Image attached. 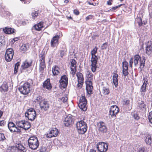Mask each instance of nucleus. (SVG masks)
<instances>
[{
    "label": "nucleus",
    "instance_id": "38",
    "mask_svg": "<svg viewBox=\"0 0 152 152\" xmlns=\"http://www.w3.org/2000/svg\"><path fill=\"white\" fill-rule=\"evenodd\" d=\"M25 122V120L18 121L16 122V124L19 127L23 128Z\"/></svg>",
    "mask_w": 152,
    "mask_h": 152
},
{
    "label": "nucleus",
    "instance_id": "3",
    "mask_svg": "<svg viewBox=\"0 0 152 152\" xmlns=\"http://www.w3.org/2000/svg\"><path fill=\"white\" fill-rule=\"evenodd\" d=\"M134 65L136 66L139 63L140 72L141 71L145 65V57L143 56L141 58L139 55H137L134 56Z\"/></svg>",
    "mask_w": 152,
    "mask_h": 152
},
{
    "label": "nucleus",
    "instance_id": "61",
    "mask_svg": "<svg viewBox=\"0 0 152 152\" xmlns=\"http://www.w3.org/2000/svg\"><path fill=\"white\" fill-rule=\"evenodd\" d=\"M124 104L126 105H128L129 104L130 101L128 100H126L125 101H124Z\"/></svg>",
    "mask_w": 152,
    "mask_h": 152
},
{
    "label": "nucleus",
    "instance_id": "51",
    "mask_svg": "<svg viewBox=\"0 0 152 152\" xmlns=\"http://www.w3.org/2000/svg\"><path fill=\"white\" fill-rule=\"evenodd\" d=\"M5 139L4 134L0 133V141L4 140Z\"/></svg>",
    "mask_w": 152,
    "mask_h": 152
},
{
    "label": "nucleus",
    "instance_id": "29",
    "mask_svg": "<svg viewBox=\"0 0 152 152\" xmlns=\"http://www.w3.org/2000/svg\"><path fill=\"white\" fill-rule=\"evenodd\" d=\"M145 141L147 144L150 145H152V139L150 135L147 134L145 136Z\"/></svg>",
    "mask_w": 152,
    "mask_h": 152
},
{
    "label": "nucleus",
    "instance_id": "36",
    "mask_svg": "<svg viewBox=\"0 0 152 152\" xmlns=\"http://www.w3.org/2000/svg\"><path fill=\"white\" fill-rule=\"evenodd\" d=\"M50 150V148L47 146H42L40 149V152H48Z\"/></svg>",
    "mask_w": 152,
    "mask_h": 152
},
{
    "label": "nucleus",
    "instance_id": "28",
    "mask_svg": "<svg viewBox=\"0 0 152 152\" xmlns=\"http://www.w3.org/2000/svg\"><path fill=\"white\" fill-rule=\"evenodd\" d=\"M29 48V45L28 43L23 44L20 46V49L23 52L28 50Z\"/></svg>",
    "mask_w": 152,
    "mask_h": 152
},
{
    "label": "nucleus",
    "instance_id": "4",
    "mask_svg": "<svg viewBox=\"0 0 152 152\" xmlns=\"http://www.w3.org/2000/svg\"><path fill=\"white\" fill-rule=\"evenodd\" d=\"M31 85L28 82L25 83L22 86H20L18 88L20 92L24 95L28 94L30 91V88Z\"/></svg>",
    "mask_w": 152,
    "mask_h": 152
},
{
    "label": "nucleus",
    "instance_id": "62",
    "mask_svg": "<svg viewBox=\"0 0 152 152\" xmlns=\"http://www.w3.org/2000/svg\"><path fill=\"white\" fill-rule=\"evenodd\" d=\"M74 13L77 15H79V12L77 10H74Z\"/></svg>",
    "mask_w": 152,
    "mask_h": 152
},
{
    "label": "nucleus",
    "instance_id": "32",
    "mask_svg": "<svg viewBox=\"0 0 152 152\" xmlns=\"http://www.w3.org/2000/svg\"><path fill=\"white\" fill-rule=\"evenodd\" d=\"M8 86L7 83H4L0 87V91L2 92H5L8 90Z\"/></svg>",
    "mask_w": 152,
    "mask_h": 152
},
{
    "label": "nucleus",
    "instance_id": "20",
    "mask_svg": "<svg viewBox=\"0 0 152 152\" xmlns=\"http://www.w3.org/2000/svg\"><path fill=\"white\" fill-rule=\"evenodd\" d=\"M59 37L56 35L53 37L51 41V46L52 47H55L56 45L58 44V39Z\"/></svg>",
    "mask_w": 152,
    "mask_h": 152
},
{
    "label": "nucleus",
    "instance_id": "27",
    "mask_svg": "<svg viewBox=\"0 0 152 152\" xmlns=\"http://www.w3.org/2000/svg\"><path fill=\"white\" fill-rule=\"evenodd\" d=\"M44 88L49 90L51 88V86L49 80H47L44 82L43 85Z\"/></svg>",
    "mask_w": 152,
    "mask_h": 152
},
{
    "label": "nucleus",
    "instance_id": "31",
    "mask_svg": "<svg viewBox=\"0 0 152 152\" xmlns=\"http://www.w3.org/2000/svg\"><path fill=\"white\" fill-rule=\"evenodd\" d=\"M86 76L88 81V83L89 82H91L93 79V75L91 72L90 71H88L86 73Z\"/></svg>",
    "mask_w": 152,
    "mask_h": 152
},
{
    "label": "nucleus",
    "instance_id": "58",
    "mask_svg": "<svg viewBox=\"0 0 152 152\" xmlns=\"http://www.w3.org/2000/svg\"><path fill=\"white\" fill-rule=\"evenodd\" d=\"M7 152H14L13 149L11 147H9L7 151Z\"/></svg>",
    "mask_w": 152,
    "mask_h": 152
},
{
    "label": "nucleus",
    "instance_id": "54",
    "mask_svg": "<svg viewBox=\"0 0 152 152\" xmlns=\"http://www.w3.org/2000/svg\"><path fill=\"white\" fill-rule=\"evenodd\" d=\"M60 99H61L64 103L66 102L67 101L68 98L67 97H63L62 98Z\"/></svg>",
    "mask_w": 152,
    "mask_h": 152
},
{
    "label": "nucleus",
    "instance_id": "25",
    "mask_svg": "<svg viewBox=\"0 0 152 152\" xmlns=\"http://www.w3.org/2000/svg\"><path fill=\"white\" fill-rule=\"evenodd\" d=\"M3 30L4 33L8 34H13L14 33L15 31V30L14 29L11 28H8L7 27L3 28Z\"/></svg>",
    "mask_w": 152,
    "mask_h": 152
},
{
    "label": "nucleus",
    "instance_id": "55",
    "mask_svg": "<svg viewBox=\"0 0 152 152\" xmlns=\"http://www.w3.org/2000/svg\"><path fill=\"white\" fill-rule=\"evenodd\" d=\"M93 17V15H89L88 16L86 17V21H87L89 19H92Z\"/></svg>",
    "mask_w": 152,
    "mask_h": 152
},
{
    "label": "nucleus",
    "instance_id": "45",
    "mask_svg": "<svg viewBox=\"0 0 152 152\" xmlns=\"http://www.w3.org/2000/svg\"><path fill=\"white\" fill-rule=\"evenodd\" d=\"M19 65V63L18 62L16 64H15L14 69V73L15 74H16L17 73V69Z\"/></svg>",
    "mask_w": 152,
    "mask_h": 152
},
{
    "label": "nucleus",
    "instance_id": "24",
    "mask_svg": "<svg viewBox=\"0 0 152 152\" xmlns=\"http://www.w3.org/2000/svg\"><path fill=\"white\" fill-rule=\"evenodd\" d=\"M144 82L140 88V91L141 92H144L145 91L146 88V85L148 84V81L147 79H143Z\"/></svg>",
    "mask_w": 152,
    "mask_h": 152
},
{
    "label": "nucleus",
    "instance_id": "46",
    "mask_svg": "<svg viewBox=\"0 0 152 152\" xmlns=\"http://www.w3.org/2000/svg\"><path fill=\"white\" fill-rule=\"evenodd\" d=\"M32 16L33 18L34 19L36 17H37L38 15V12L37 11H35L32 13Z\"/></svg>",
    "mask_w": 152,
    "mask_h": 152
},
{
    "label": "nucleus",
    "instance_id": "2",
    "mask_svg": "<svg viewBox=\"0 0 152 152\" xmlns=\"http://www.w3.org/2000/svg\"><path fill=\"white\" fill-rule=\"evenodd\" d=\"M29 147L31 149L35 150L38 147L39 143L37 138L35 136H31L28 140Z\"/></svg>",
    "mask_w": 152,
    "mask_h": 152
},
{
    "label": "nucleus",
    "instance_id": "19",
    "mask_svg": "<svg viewBox=\"0 0 152 152\" xmlns=\"http://www.w3.org/2000/svg\"><path fill=\"white\" fill-rule=\"evenodd\" d=\"M32 63V61L31 60H26L23 63L21 66V69L24 70L28 68L31 66Z\"/></svg>",
    "mask_w": 152,
    "mask_h": 152
},
{
    "label": "nucleus",
    "instance_id": "11",
    "mask_svg": "<svg viewBox=\"0 0 152 152\" xmlns=\"http://www.w3.org/2000/svg\"><path fill=\"white\" fill-rule=\"evenodd\" d=\"M59 82L60 87L61 88H65L68 84V78L66 75H63L61 77Z\"/></svg>",
    "mask_w": 152,
    "mask_h": 152
},
{
    "label": "nucleus",
    "instance_id": "63",
    "mask_svg": "<svg viewBox=\"0 0 152 152\" xmlns=\"http://www.w3.org/2000/svg\"><path fill=\"white\" fill-rule=\"evenodd\" d=\"M144 150V148H141L139 150L138 152H145Z\"/></svg>",
    "mask_w": 152,
    "mask_h": 152
},
{
    "label": "nucleus",
    "instance_id": "34",
    "mask_svg": "<svg viewBox=\"0 0 152 152\" xmlns=\"http://www.w3.org/2000/svg\"><path fill=\"white\" fill-rule=\"evenodd\" d=\"M59 68L57 66H55L53 67L52 72L54 75H57L59 74Z\"/></svg>",
    "mask_w": 152,
    "mask_h": 152
},
{
    "label": "nucleus",
    "instance_id": "49",
    "mask_svg": "<svg viewBox=\"0 0 152 152\" xmlns=\"http://www.w3.org/2000/svg\"><path fill=\"white\" fill-rule=\"evenodd\" d=\"M128 69H123V73L125 77L128 74Z\"/></svg>",
    "mask_w": 152,
    "mask_h": 152
},
{
    "label": "nucleus",
    "instance_id": "50",
    "mask_svg": "<svg viewBox=\"0 0 152 152\" xmlns=\"http://www.w3.org/2000/svg\"><path fill=\"white\" fill-rule=\"evenodd\" d=\"M122 5V4H120L118 6H116L115 7H113L112 8H111L109 11H114L115 10H116L117 9L118 7H120Z\"/></svg>",
    "mask_w": 152,
    "mask_h": 152
},
{
    "label": "nucleus",
    "instance_id": "40",
    "mask_svg": "<svg viewBox=\"0 0 152 152\" xmlns=\"http://www.w3.org/2000/svg\"><path fill=\"white\" fill-rule=\"evenodd\" d=\"M44 99L43 98L42 96H38L36 97V99H35V100H34V102H35L39 103V104Z\"/></svg>",
    "mask_w": 152,
    "mask_h": 152
},
{
    "label": "nucleus",
    "instance_id": "60",
    "mask_svg": "<svg viewBox=\"0 0 152 152\" xmlns=\"http://www.w3.org/2000/svg\"><path fill=\"white\" fill-rule=\"evenodd\" d=\"M5 124V122L4 121H0V126H2Z\"/></svg>",
    "mask_w": 152,
    "mask_h": 152
},
{
    "label": "nucleus",
    "instance_id": "7",
    "mask_svg": "<svg viewBox=\"0 0 152 152\" xmlns=\"http://www.w3.org/2000/svg\"><path fill=\"white\" fill-rule=\"evenodd\" d=\"M108 147V144L103 142H99L96 145V148L99 152H106Z\"/></svg>",
    "mask_w": 152,
    "mask_h": 152
},
{
    "label": "nucleus",
    "instance_id": "17",
    "mask_svg": "<svg viewBox=\"0 0 152 152\" xmlns=\"http://www.w3.org/2000/svg\"><path fill=\"white\" fill-rule=\"evenodd\" d=\"M99 130L102 132H106L107 131V129L105 124L101 122L98 124Z\"/></svg>",
    "mask_w": 152,
    "mask_h": 152
},
{
    "label": "nucleus",
    "instance_id": "22",
    "mask_svg": "<svg viewBox=\"0 0 152 152\" xmlns=\"http://www.w3.org/2000/svg\"><path fill=\"white\" fill-rule=\"evenodd\" d=\"M77 132L80 134H84L87 131V125H84L80 128H77Z\"/></svg>",
    "mask_w": 152,
    "mask_h": 152
},
{
    "label": "nucleus",
    "instance_id": "47",
    "mask_svg": "<svg viewBox=\"0 0 152 152\" xmlns=\"http://www.w3.org/2000/svg\"><path fill=\"white\" fill-rule=\"evenodd\" d=\"M79 102H87L85 96H82L80 98Z\"/></svg>",
    "mask_w": 152,
    "mask_h": 152
},
{
    "label": "nucleus",
    "instance_id": "57",
    "mask_svg": "<svg viewBox=\"0 0 152 152\" xmlns=\"http://www.w3.org/2000/svg\"><path fill=\"white\" fill-rule=\"evenodd\" d=\"M65 52L64 50H61L60 52V56L62 57L65 55Z\"/></svg>",
    "mask_w": 152,
    "mask_h": 152
},
{
    "label": "nucleus",
    "instance_id": "37",
    "mask_svg": "<svg viewBox=\"0 0 152 152\" xmlns=\"http://www.w3.org/2000/svg\"><path fill=\"white\" fill-rule=\"evenodd\" d=\"M30 123L29 122L25 121V122L24 124L23 129L25 130H26L30 128Z\"/></svg>",
    "mask_w": 152,
    "mask_h": 152
},
{
    "label": "nucleus",
    "instance_id": "41",
    "mask_svg": "<svg viewBox=\"0 0 152 152\" xmlns=\"http://www.w3.org/2000/svg\"><path fill=\"white\" fill-rule=\"evenodd\" d=\"M16 23L18 26H21L22 25H25L26 24L27 22L25 21H16Z\"/></svg>",
    "mask_w": 152,
    "mask_h": 152
},
{
    "label": "nucleus",
    "instance_id": "39",
    "mask_svg": "<svg viewBox=\"0 0 152 152\" xmlns=\"http://www.w3.org/2000/svg\"><path fill=\"white\" fill-rule=\"evenodd\" d=\"M135 22L137 23L139 26L142 25L143 23L142 22V20L140 17H137L135 19Z\"/></svg>",
    "mask_w": 152,
    "mask_h": 152
},
{
    "label": "nucleus",
    "instance_id": "53",
    "mask_svg": "<svg viewBox=\"0 0 152 152\" xmlns=\"http://www.w3.org/2000/svg\"><path fill=\"white\" fill-rule=\"evenodd\" d=\"M133 117L134 119L138 120L140 118L139 116L137 113H134L133 115Z\"/></svg>",
    "mask_w": 152,
    "mask_h": 152
},
{
    "label": "nucleus",
    "instance_id": "21",
    "mask_svg": "<svg viewBox=\"0 0 152 152\" xmlns=\"http://www.w3.org/2000/svg\"><path fill=\"white\" fill-rule=\"evenodd\" d=\"M146 52L148 55L152 54V45L151 42H148L146 44Z\"/></svg>",
    "mask_w": 152,
    "mask_h": 152
},
{
    "label": "nucleus",
    "instance_id": "48",
    "mask_svg": "<svg viewBox=\"0 0 152 152\" xmlns=\"http://www.w3.org/2000/svg\"><path fill=\"white\" fill-rule=\"evenodd\" d=\"M148 120L149 122L152 124V111L149 113Z\"/></svg>",
    "mask_w": 152,
    "mask_h": 152
},
{
    "label": "nucleus",
    "instance_id": "59",
    "mask_svg": "<svg viewBox=\"0 0 152 152\" xmlns=\"http://www.w3.org/2000/svg\"><path fill=\"white\" fill-rule=\"evenodd\" d=\"M4 43L2 40H0V49H1L2 47L4 45Z\"/></svg>",
    "mask_w": 152,
    "mask_h": 152
},
{
    "label": "nucleus",
    "instance_id": "16",
    "mask_svg": "<svg viewBox=\"0 0 152 152\" xmlns=\"http://www.w3.org/2000/svg\"><path fill=\"white\" fill-rule=\"evenodd\" d=\"M71 71L70 73L73 75H74L75 73V72L76 70V63L77 62L74 59H72L71 61Z\"/></svg>",
    "mask_w": 152,
    "mask_h": 152
},
{
    "label": "nucleus",
    "instance_id": "64",
    "mask_svg": "<svg viewBox=\"0 0 152 152\" xmlns=\"http://www.w3.org/2000/svg\"><path fill=\"white\" fill-rule=\"evenodd\" d=\"M13 39V41H14V42H16V41H18V38H17V37H16V38H15L13 39Z\"/></svg>",
    "mask_w": 152,
    "mask_h": 152
},
{
    "label": "nucleus",
    "instance_id": "1",
    "mask_svg": "<svg viewBox=\"0 0 152 152\" xmlns=\"http://www.w3.org/2000/svg\"><path fill=\"white\" fill-rule=\"evenodd\" d=\"M97 48L95 47L91 51V69L93 72H95L97 67L96 64L98 58L97 56L95 55L97 53Z\"/></svg>",
    "mask_w": 152,
    "mask_h": 152
},
{
    "label": "nucleus",
    "instance_id": "44",
    "mask_svg": "<svg viewBox=\"0 0 152 152\" xmlns=\"http://www.w3.org/2000/svg\"><path fill=\"white\" fill-rule=\"evenodd\" d=\"M122 65L123 69H128V64L127 62L126 61L123 62Z\"/></svg>",
    "mask_w": 152,
    "mask_h": 152
},
{
    "label": "nucleus",
    "instance_id": "5",
    "mask_svg": "<svg viewBox=\"0 0 152 152\" xmlns=\"http://www.w3.org/2000/svg\"><path fill=\"white\" fill-rule=\"evenodd\" d=\"M25 116L27 117L29 120L33 121L34 120L36 116V113L33 108H30L26 112Z\"/></svg>",
    "mask_w": 152,
    "mask_h": 152
},
{
    "label": "nucleus",
    "instance_id": "15",
    "mask_svg": "<svg viewBox=\"0 0 152 152\" xmlns=\"http://www.w3.org/2000/svg\"><path fill=\"white\" fill-rule=\"evenodd\" d=\"M39 105L41 109L45 111L47 110L49 107L48 102L45 99L40 103Z\"/></svg>",
    "mask_w": 152,
    "mask_h": 152
},
{
    "label": "nucleus",
    "instance_id": "10",
    "mask_svg": "<svg viewBox=\"0 0 152 152\" xmlns=\"http://www.w3.org/2000/svg\"><path fill=\"white\" fill-rule=\"evenodd\" d=\"M8 128L12 132H15L17 134H20L21 132L20 129L18 128L15 124L12 122H10L8 124Z\"/></svg>",
    "mask_w": 152,
    "mask_h": 152
},
{
    "label": "nucleus",
    "instance_id": "35",
    "mask_svg": "<svg viewBox=\"0 0 152 152\" xmlns=\"http://www.w3.org/2000/svg\"><path fill=\"white\" fill-rule=\"evenodd\" d=\"M138 106L141 110H145L146 109V105L144 104V102L142 101L139 102Z\"/></svg>",
    "mask_w": 152,
    "mask_h": 152
},
{
    "label": "nucleus",
    "instance_id": "33",
    "mask_svg": "<svg viewBox=\"0 0 152 152\" xmlns=\"http://www.w3.org/2000/svg\"><path fill=\"white\" fill-rule=\"evenodd\" d=\"M84 125H87V124L85 122L82 120L77 122L76 124V128H80Z\"/></svg>",
    "mask_w": 152,
    "mask_h": 152
},
{
    "label": "nucleus",
    "instance_id": "9",
    "mask_svg": "<svg viewBox=\"0 0 152 152\" xmlns=\"http://www.w3.org/2000/svg\"><path fill=\"white\" fill-rule=\"evenodd\" d=\"M119 111L118 107L116 105L112 106L109 111V115L112 118H115Z\"/></svg>",
    "mask_w": 152,
    "mask_h": 152
},
{
    "label": "nucleus",
    "instance_id": "43",
    "mask_svg": "<svg viewBox=\"0 0 152 152\" xmlns=\"http://www.w3.org/2000/svg\"><path fill=\"white\" fill-rule=\"evenodd\" d=\"M102 92L104 95H107L109 93L110 91L109 88L106 87H103L102 89Z\"/></svg>",
    "mask_w": 152,
    "mask_h": 152
},
{
    "label": "nucleus",
    "instance_id": "18",
    "mask_svg": "<svg viewBox=\"0 0 152 152\" xmlns=\"http://www.w3.org/2000/svg\"><path fill=\"white\" fill-rule=\"evenodd\" d=\"M45 23L43 21H41L37 24L34 25L33 28L36 30L40 31L42 28L44 27Z\"/></svg>",
    "mask_w": 152,
    "mask_h": 152
},
{
    "label": "nucleus",
    "instance_id": "12",
    "mask_svg": "<svg viewBox=\"0 0 152 152\" xmlns=\"http://www.w3.org/2000/svg\"><path fill=\"white\" fill-rule=\"evenodd\" d=\"M76 76L77 77L78 82L77 86L78 88H80L82 87L84 80L83 75L81 73L78 72L76 74Z\"/></svg>",
    "mask_w": 152,
    "mask_h": 152
},
{
    "label": "nucleus",
    "instance_id": "6",
    "mask_svg": "<svg viewBox=\"0 0 152 152\" xmlns=\"http://www.w3.org/2000/svg\"><path fill=\"white\" fill-rule=\"evenodd\" d=\"M58 133V130L56 128H51L49 129L48 133L45 134V136L47 138L56 137L57 136Z\"/></svg>",
    "mask_w": 152,
    "mask_h": 152
},
{
    "label": "nucleus",
    "instance_id": "42",
    "mask_svg": "<svg viewBox=\"0 0 152 152\" xmlns=\"http://www.w3.org/2000/svg\"><path fill=\"white\" fill-rule=\"evenodd\" d=\"M16 148L20 150H21L23 151H24L25 150V147L21 144H18L16 145Z\"/></svg>",
    "mask_w": 152,
    "mask_h": 152
},
{
    "label": "nucleus",
    "instance_id": "14",
    "mask_svg": "<svg viewBox=\"0 0 152 152\" xmlns=\"http://www.w3.org/2000/svg\"><path fill=\"white\" fill-rule=\"evenodd\" d=\"M39 56L40 61L39 69L40 71L42 72L45 67V56L43 54H40Z\"/></svg>",
    "mask_w": 152,
    "mask_h": 152
},
{
    "label": "nucleus",
    "instance_id": "13",
    "mask_svg": "<svg viewBox=\"0 0 152 152\" xmlns=\"http://www.w3.org/2000/svg\"><path fill=\"white\" fill-rule=\"evenodd\" d=\"M74 119V116L71 115H69L65 118L64 122V124L66 126H69L72 124Z\"/></svg>",
    "mask_w": 152,
    "mask_h": 152
},
{
    "label": "nucleus",
    "instance_id": "23",
    "mask_svg": "<svg viewBox=\"0 0 152 152\" xmlns=\"http://www.w3.org/2000/svg\"><path fill=\"white\" fill-rule=\"evenodd\" d=\"M87 102H79L78 106L80 109L83 111H85L87 110Z\"/></svg>",
    "mask_w": 152,
    "mask_h": 152
},
{
    "label": "nucleus",
    "instance_id": "52",
    "mask_svg": "<svg viewBox=\"0 0 152 152\" xmlns=\"http://www.w3.org/2000/svg\"><path fill=\"white\" fill-rule=\"evenodd\" d=\"M107 43L106 42L103 43L101 46V49L104 50L106 49L107 48Z\"/></svg>",
    "mask_w": 152,
    "mask_h": 152
},
{
    "label": "nucleus",
    "instance_id": "30",
    "mask_svg": "<svg viewBox=\"0 0 152 152\" xmlns=\"http://www.w3.org/2000/svg\"><path fill=\"white\" fill-rule=\"evenodd\" d=\"M118 75L117 74L115 73L113 74V82L116 87L118 86Z\"/></svg>",
    "mask_w": 152,
    "mask_h": 152
},
{
    "label": "nucleus",
    "instance_id": "26",
    "mask_svg": "<svg viewBox=\"0 0 152 152\" xmlns=\"http://www.w3.org/2000/svg\"><path fill=\"white\" fill-rule=\"evenodd\" d=\"M92 83L91 82H89L88 84H87L86 86V89L88 93L89 94H91L92 90L93 89V87L92 86Z\"/></svg>",
    "mask_w": 152,
    "mask_h": 152
},
{
    "label": "nucleus",
    "instance_id": "56",
    "mask_svg": "<svg viewBox=\"0 0 152 152\" xmlns=\"http://www.w3.org/2000/svg\"><path fill=\"white\" fill-rule=\"evenodd\" d=\"M129 63L130 67H132V65L133 63V59L132 58H131L130 59Z\"/></svg>",
    "mask_w": 152,
    "mask_h": 152
},
{
    "label": "nucleus",
    "instance_id": "8",
    "mask_svg": "<svg viewBox=\"0 0 152 152\" xmlns=\"http://www.w3.org/2000/svg\"><path fill=\"white\" fill-rule=\"evenodd\" d=\"M14 55L13 49L11 48H8L6 51L5 58L7 62H10L12 59Z\"/></svg>",
    "mask_w": 152,
    "mask_h": 152
}]
</instances>
